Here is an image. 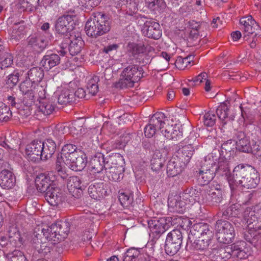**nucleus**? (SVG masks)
<instances>
[{
	"mask_svg": "<svg viewBox=\"0 0 261 261\" xmlns=\"http://www.w3.org/2000/svg\"><path fill=\"white\" fill-rule=\"evenodd\" d=\"M106 175L110 180L119 181L123 177L124 168L106 167Z\"/></svg>",
	"mask_w": 261,
	"mask_h": 261,
	"instance_id": "c9c22d12",
	"label": "nucleus"
},
{
	"mask_svg": "<svg viewBox=\"0 0 261 261\" xmlns=\"http://www.w3.org/2000/svg\"><path fill=\"white\" fill-rule=\"evenodd\" d=\"M232 184L236 182L247 189L255 188L260 181L259 174L256 169L247 164H240L232 172Z\"/></svg>",
	"mask_w": 261,
	"mask_h": 261,
	"instance_id": "f03ea898",
	"label": "nucleus"
},
{
	"mask_svg": "<svg viewBox=\"0 0 261 261\" xmlns=\"http://www.w3.org/2000/svg\"><path fill=\"white\" fill-rule=\"evenodd\" d=\"M215 251L216 252L215 256L217 261H226L231 257L238 259H244L250 255L249 249L246 247V243L243 241L220 247Z\"/></svg>",
	"mask_w": 261,
	"mask_h": 261,
	"instance_id": "20e7f679",
	"label": "nucleus"
},
{
	"mask_svg": "<svg viewBox=\"0 0 261 261\" xmlns=\"http://www.w3.org/2000/svg\"><path fill=\"white\" fill-rule=\"evenodd\" d=\"M112 19L101 12L95 13L86 23L85 30L87 35L96 38L108 33L112 26Z\"/></svg>",
	"mask_w": 261,
	"mask_h": 261,
	"instance_id": "7ed1b4c3",
	"label": "nucleus"
},
{
	"mask_svg": "<svg viewBox=\"0 0 261 261\" xmlns=\"http://www.w3.org/2000/svg\"><path fill=\"white\" fill-rule=\"evenodd\" d=\"M165 161V158L159 151L156 150L153 154L150 161V166L153 171L160 172Z\"/></svg>",
	"mask_w": 261,
	"mask_h": 261,
	"instance_id": "ea45409f",
	"label": "nucleus"
},
{
	"mask_svg": "<svg viewBox=\"0 0 261 261\" xmlns=\"http://www.w3.org/2000/svg\"><path fill=\"white\" fill-rule=\"evenodd\" d=\"M15 178L12 172L3 170L0 173V186L3 189H11L15 184Z\"/></svg>",
	"mask_w": 261,
	"mask_h": 261,
	"instance_id": "bb28decb",
	"label": "nucleus"
},
{
	"mask_svg": "<svg viewBox=\"0 0 261 261\" xmlns=\"http://www.w3.org/2000/svg\"><path fill=\"white\" fill-rule=\"evenodd\" d=\"M55 110V106L53 103L48 100L40 101L38 107V113H41L45 116H48L53 113Z\"/></svg>",
	"mask_w": 261,
	"mask_h": 261,
	"instance_id": "a18cd8bd",
	"label": "nucleus"
},
{
	"mask_svg": "<svg viewBox=\"0 0 261 261\" xmlns=\"http://www.w3.org/2000/svg\"><path fill=\"white\" fill-rule=\"evenodd\" d=\"M95 149L93 151V153L89 162L90 170L93 173H100L103 169L106 170V161L105 155L99 152H95Z\"/></svg>",
	"mask_w": 261,
	"mask_h": 261,
	"instance_id": "dca6fc26",
	"label": "nucleus"
},
{
	"mask_svg": "<svg viewBox=\"0 0 261 261\" xmlns=\"http://www.w3.org/2000/svg\"><path fill=\"white\" fill-rule=\"evenodd\" d=\"M183 240V233L179 229H173L168 233L165 244V250L166 253L172 256L180 250Z\"/></svg>",
	"mask_w": 261,
	"mask_h": 261,
	"instance_id": "6e6552de",
	"label": "nucleus"
},
{
	"mask_svg": "<svg viewBox=\"0 0 261 261\" xmlns=\"http://www.w3.org/2000/svg\"><path fill=\"white\" fill-rule=\"evenodd\" d=\"M39 0H19L21 7L24 10L32 11L39 5Z\"/></svg>",
	"mask_w": 261,
	"mask_h": 261,
	"instance_id": "052dcab7",
	"label": "nucleus"
},
{
	"mask_svg": "<svg viewBox=\"0 0 261 261\" xmlns=\"http://www.w3.org/2000/svg\"><path fill=\"white\" fill-rule=\"evenodd\" d=\"M25 29L24 21L15 22L12 27V31L10 34L11 39L18 40L24 35Z\"/></svg>",
	"mask_w": 261,
	"mask_h": 261,
	"instance_id": "c03bdc74",
	"label": "nucleus"
},
{
	"mask_svg": "<svg viewBox=\"0 0 261 261\" xmlns=\"http://www.w3.org/2000/svg\"><path fill=\"white\" fill-rule=\"evenodd\" d=\"M240 23L242 26V29L243 30L244 40H248L250 35L254 36L255 38L261 36V28L251 16L249 15L241 18Z\"/></svg>",
	"mask_w": 261,
	"mask_h": 261,
	"instance_id": "1a4fd4ad",
	"label": "nucleus"
},
{
	"mask_svg": "<svg viewBox=\"0 0 261 261\" xmlns=\"http://www.w3.org/2000/svg\"><path fill=\"white\" fill-rule=\"evenodd\" d=\"M214 170L210 171H205L202 170L199 171V175L198 180L199 184L201 185H205L210 184V182L212 180L215 175H216L215 172H213Z\"/></svg>",
	"mask_w": 261,
	"mask_h": 261,
	"instance_id": "49530a36",
	"label": "nucleus"
},
{
	"mask_svg": "<svg viewBox=\"0 0 261 261\" xmlns=\"http://www.w3.org/2000/svg\"><path fill=\"white\" fill-rule=\"evenodd\" d=\"M227 103H229L228 99L225 102L221 103L216 110L218 117L220 120L224 121V124H226L227 122V120L225 121V119L227 118L228 111L229 110Z\"/></svg>",
	"mask_w": 261,
	"mask_h": 261,
	"instance_id": "09e8293b",
	"label": "nucleus"
},
{
	"mask_svg": "<svg viewBox=\"0 0 261 261\" xmlns=\"http://www.w3.org/2000/svg\"><path fill=\"white\" fill-rule=\"evenodd\" d=\"M7 257L10 261H28L24 253L18 250L8 253Z\"/></svg>",
	"mask_w": 261,
	"mask_h": 261,
	"instance_id": "680f3d73",
	"label": "nucleus"
},
{
	"mask_svg": "<svg viewBox=\"0 0 261 261\" xmlns=\"http://www.w3.org/2000/svg\"><path fill=\"white\" fill-rule=\"evenodd\" d=\"M106 161V167L124 168V160L120 153H115L107 155Z\"/></svg>",
	"mask_w": 261,
	"mask_h": 261,
	"instance_id": "2f4dec72",
	"label": "nucleus"
},
{
	"mask_svg": "<svg viewBox=\"0 0 261 261\" xmlns=\"http://www.w3.org/2000/svg\"><path fill=\"white\" fill-rule=\"evenodd\" d=\"M86 185L87 183L82 180L79 176H71L68 179L67 187L69 190L76 194L77 197L81 196Z\"/></svg>",
	"mask_w": 261,
	"mask_h": 261,
	"instance_id": "4be33fe9",
	"label": "nucleus"
},
{
	"mask_svg": "<svg viewBox=\"0 0 261 261\" xmlns=\"http://www.w3.org/2000/svg\"><path fill=\"white\" fill-rule=\"evenodd\" d=\"M126 50L129 55L136 57L144 54L146 51V47L143 44L129 42L126 46Z\"/></svg>",
	"mask_w": 261,
	"mask_h": 261,
	"instance_id": "4c0bfd02",
	"label": "nucleus"
},
{
	"mask_svg": "<svg viewBox=\"0 0 261 261\" xmlns=\"http://www.w3.org/2000/svg\"><path fill=\"white\" fill-rule=\"evenodd\" d=\"M201 190L200 188L195 187H189L181 194V196L186 200H189L190 202H195L200 199Z\"/></svg>",
	"mask_w": 261,
	"mask_h": 261,
	"instance_id": "72a5a7b5",
	"label": "nucleus"
},
{
	"mask_svg": "<svg viewBox=\"0 0 261 261\" xmlns=\"http://www.w3.org/2000/svg\"><path fill=\"white\" fill-rule=\"evenodd\" d=\"M145 4L151 13L155 15L160 14L166 8L164 0H145Z\"/></svg>",
	"mask_w": 261,
	"mask_h": 261,
	"instance_id": "c85d7f7f",
	"label": "nucleus"
},
{
	"mask_svg": "<svg viewBox=\"0 0 261 261\" xmlns=\"http://www.w3.org/2000/svg\"><path fill=\"white\" fill-rule=\"evenodd\" d=\"M215 229L218 241L223 244L232 242L235 237L233 224L226 220L219 219L216 221Z\"/></svg>",
	"mask_w": 261,
	"mask_h": 261,
	"instance_id": "0eeeda50",
	"label": "nucleus"
},
{
	"mask_svg": "<svg viewBox=\"0 0 261 261\" xmlns=\"http://www.w3.org/2000/svg\"><path fill=\"white\" fill-rule=\"evenodd\" d=\"M168 205L171 212L179 214H182L187 208L186 202L181 200V196L178 195L169 196Z\"/></svg>",
	"mask_w": 261,
	"mask_h": 261,
	"instance_id": "393cba45",
	"label": "nucleus"
},
{
	"mask_svg": "<svg viewBox=\"0 0 261 261\" xmlns=\"http://www.w3.org/2000/svg\"><path fill=\"white\" fill-rule=\"evenodd\" d=\"M60 57L59 55L55 54L45 55L40 62L41 65H45L48 64V65H58L60 63Z\"/></svg>",
	"mask_w": 261,
	"mask_h": 261,
	"instance_id": "5fc2aeb1",
	"label": "nucleus"
},
{
	"mask_svg": "<svg viewBox=\"0 0 261 261\" xmlns=\"http://www.w3.org/2000/svg\"><path fill=\"white\" fill-rule=\"evenodd\" d=\"M12 117V113L9 106L0 101V122H7Z\"/></svg>",
	"mask_w": 261,
	"mask_h": 261,
	"instance_id": "8fccbe9b",
	"label": "nucleus"
},
{
	"mask_svg": "<svg viewBox=\"0 0 261 261\" xmlns=\"http://www.w3.org/2000/svg\"><path fill=\"white\" fill-rule=\"evenodd\" d=\"M91 144L83 143L81 146V149H79V152L76 154L74 158H71V161L65 163L71 170L75 171L83 170L86 166L87 163V156L93 153L95 150V147Z\"/></svg>",
	"mask_w": 261,
	"mask_h": 261,
	"instance_id": "423d86ee",
	"label": "nucleus"
},
{
	"mask_svg": "<svg viewBox=\"0 0 261 261\" xmlns=\"http://www.w3.org/2000/svg\"><path fill=\"white\" fill-rule=\"evenodd\" d=\"M186 166L175 158L170 160L167 165V174L169 176L174 177L180 174Z\"/></svg>",
	"mask_w": 261,
	"mask_h": 261,
	"instance_id": "cd10ccee",
	"label": "nucleus"
},
{
	"mask_svg": "<svg viewBox=\"0 0 261 261\" xmlns=\"http://www.w3.org/2000/svg\"><path fill=\"white\" fill-rule=\"evenodd\" d=\"M13 64V57L11 54L5 53L0 55L1 65H12Z\"/></svg>",
	"mask_w": 261,
	"mask_h": 261,
	"instance_id": "0e129e2a",
	"label": "nucleus"
},
{
	"mask_svg": "<svg viewBox=\"0 0 261 261\" xmlns=\"http://www.w3.org/2000/svg\"><path fill=\"white\" fill-rule=\"evenodd\" d=\"M37 85L31 80H25L19 85V89L23 95V104L31 107L35 101V88Z\"/></svg>",
	"mask_w": 261,
	"mask_h": 261,
	"instance_id": "f8f14e48",
	"label": "nucleus"
},
{
	"mask_svg": "<svg viewBox=\"0 0 261 261\" xmlns=\"http://www.w3.org/2000/svg\"><path fill=\"white\" fill-rule=\"evenodd\" d=\"M135 1L130 0V2L126 6V13L128 15L134 16L138 12V4Z\"/></svg>",
	"mask_w": 261,
	"mask_h": 261,
	"instance_id": "69168bd1",
	"label": "nucleus"
},
{
	"mask_svg": "<svg viewBox=\"0 0 261 261\" xmlns=\"http://www.w3.org/2000/svg\"><path fill=\"white\" fill-rule=\"evenodd\" d=\"M28 44L38 53L42 52L48 45V39L42 32H38L28 38Z\"/></svg>",
	"mask_w": 261,
	"mask_h": 261,
	"instance_id": "a211bd4d",
	"label": "nucleus"
},
{
	"mask_svg": "<svg viewBox=\"0 0 261 261\" xmlns=\"http://www.w3.org/2000/svg\"><path fill=\"white\" fill-rule=\"evenodd\" d=\"M31 243L36 252L41 256L48 258L51 248L46 243H43L42 239H38L37 241H35L34 236H32Z\"/></svg>",
	"mask_w": 261,
	"mask_h": 261,
	"instance_id": "473e14b6",
	"label": "nucleus"
},
{
	"mask_svg": "<svg viewBox=\"0 0 261 261\" xmlns=\"http://www.w3.org/2000/svg\"><path fill=\"white\" fill-rule=\"evenodd\" d=\"M234 141L232 140H228L222 144L221 152L224 157L230 158L234 152Z\"/></svg>",
	"mask_w": 261,
	"mask_h": 261,
	"instance_id": "de8ad7c7",
	"label": "nucleus"
},
{
	"mask_svg": "<svg viewBox=\"0 0 261 261\" xmlns=\"http://www.w3.org/2000/svg\"><path fill=\"white\" fill-rule=\"evenodd\" d=\"M73 98V94H70L69 90L65 89L58 94V102L61 105H67L72 101Z\"/></svg>",
	"mask_w": 261,
	"mask_h": 261,
	"instance_id": "4d7b16f0",
	"label": "nucleus"
},
{
	"mask_svg": "<svg viewBox=\"0 0 261 261\" xmlns=\"http://www.w3.org/2000/svg\"><path fill=\"white\" fill-rule=\"evenodd\" d=\"M141 248H130L125 252L123 259L124 261H137L140 255Z\"/></svg>",
	"mask_w": 261,
	"mask_h": 261,
	"instance_id": "bf43d9fd",
	"label": "nucleus"
},
{
	"mask_svg": "<svg viewBox=\"0 0 261 261\" xmlns=\"http://www.w3.org/2000/svg\"><path fill=\"white\" fill-rule=\"evenodd\" d=\"M238 211L235 205L224 207L218 213V216L224 219H230L238 215Z\"/></svg>",
	"mask_w": 261,
	"mask_h": 261,
	"instance_id": "79ce46f5",
	"label": "nucleus"
},
{
	"mask_svg": "<svg viewBox=\"0 0 261 261\" xmlns=\"http://www.w3.org/2000/svg\"><path fill=\"white\" fill-rule=\"evenodd\" d=\"M57 178L53 172H50L47 174L41 173L38 175L35 178V185L37 189L41 193L45 192L48 188L54 185L53 183Z\"/></svg>",
	"mask_w": 261,
	"mask_h": 261,
	"instance_id": "f3484780",
	"label": "nucleus"
},
{
	"mask_svg": "<svg viewBox=\"0 0 261 261\" xmlns=\"http://www.w3.org/2000/svg\"><path fill=\"white\" fill-rule=\"evenodd\" d=\"M42 141L34 140L27 145L25 152L29 160L34 162H39L43 160Z\"/></svg>",
	"mask_w": 261,
	"mask_h": 261,
	"instance_id": "2eb2a0df",
	"label": "nucleus"
},
{
	"mask_svg": "<svg viewBox=\"0 0 261 261\" xmlns=\"http://www.w3.org/2000/svg\"><path fill=\"white\" fill-rule=\"evenodd\" d=\"M119 200L121 204L124 207L136 208L137 206L134 202L133 194L132 193L126 192L119 194Z\"/></svg>",
	"mask_w": 261,
	"mask_h": 261,
	"instance_id": "58836bf2",
	"label": "nucleus"
},
{
	"mask_svg": "<svg viewBox=\"0 0 261 261\" xmlns=\"http://www.w3.org/2000/svg\"><path fill=\"white\" fill-rule=\"evenodd\" d=\"M45 200L53 206H57L62 203L64 201V196L61 192L59 188L55 186V185L48 188L45 192H43Z\"/></svg>",
	"mask_w": 261,
	"mask_h": 261,
	"instance_id": "6ab92c4d",
	"label": "nucleus"
},
{
	"mask_svg": "<svg viewBox=\"0 0 261 261\" xmlns=\"http://www.w3.org/2000/svg\"><path fill=\"white\" fill-rule=\"evenodd\" d=\"M57 227V241L60 242L65 238L68 235L69 232V223L66 221H60L56 223Z\"/></svg>",
	"mask_w": 261,
	"mask_h": 261,
	"instance_id": "a19ab883",
	"label": "nucleus"
},
{
	"mask_svg": "<svg viewBox=\"0 0 261 261\" xmlns=\"http://www.w3.org/2000/svg\"><path fill=\"white\" fill-rule=\"evenodd\" d=\"M65 41L67 42V44H69L68 50L72 56L78 54L84 45V41L79 33L75 35L72 33L70 34L69 39H66Z\"/></svg>",
	"mask_w": 261,
	"mask_h": 261,
	"instance_id": "412c9836",
	"label": "nucleus"
},
{
	"mask_svg": "<svg viewBox=\"0 0 261 261\" xmlns=\"http://www.w3.org/2000/svg\"><path fill=\"white\" fill-rule=\"evenodd\" d=\"M43 160H46L50 158L55 153L57 145L55 144V140L51 139H46L42 141Z\"/></svg>",
	"mask_w": 261,
	"mask_h": 261,
	"instance_id": "7c9ffc66",
	"label": "nucleus"
},
{
	"mask_svg": "<svg viewBox=\"0 0 261 261\" xmlns=\"http://www.w3.org/2000/svg\"><path fill=\"white\" fill-rule=\"evenodd\" d=\"M143 33L148 38L158 40L162 36V30L159 23L153 20L146 21L143 25Z\"/></svg>",
	"mask_w": 261,
	"mask_h": 261,
	"instance_id": "aec40b11",
	"label": "nucleus"
},
{
	"mask_svg": "<svg viewBox=\"0 0 261 261\" xmlns=\"http://www.w3.org/2000/svg\"><path fill=\"white\" fill-rule=\"evenodd\" d=\"M223 192L221 186L213 181L205 190L204 199L205 202L211 205L220 203L223 200Z\"/></svg>",
	"mask_w": 261,
	"mask_h": 261,
	"instance_id": "9d476101",
	"label": "nucleus"
},
{
	"mask_svg": "<svg viewBox=\"0 0 261 261\" xmlns=\"http://www.w3.org/2000/svg\"><path fill=\"white\" fill-rule=\"evenodd\" d=\"M75 15L69 14L59 17L55 24L56 32L59 34L65 35L72 31L75 25Z\"/></svg>",
	"mask_w": 261,
	"mask_h": 261,
	"instance_id": "ddd939ff",
	"label": "nucleus"
},
{
	"mask_svg": "<svg viewBox=\"0 0 261 261\" xmlns=\"http://www.w3.org/2000/svg\"><path fill=\"white\" fill-rule=\"evenodd\" d=\"M251 153L256 158L261 156V142L259 140L253 141L252 140V144L251 145Z\"/></svg>",
	"mask_w": 261,
	"mask_h": 261,
	"instance_id": "774afa93",
	"label": "nucleus"
},
{
	"mask_svg": "<svg viewBox=\"0 0 261 261\" xmlns=\"http://www.w3.org/2000/svg\"><path fill=\"white\" fill-rule=\"evenodd\" d=\"M7 100L8 104L16 108H18L22 103H23V99L19 98L16 94L8 96Z\"/></svg>",
	"mask_w": 261,
	"mask_h": 261,
	"instance_id": "e2e57ef3",
	"label": "nucleus"
},
{
	"mask_svg": "<svg viewBox=\"0 0 261 261\" xmlns=\"http://www.w3.org/2000/svg\"><path fill=\"white\" fill-rule=\"evenodd\" d=\"M175 149L176 151L177 159L185 166L190 162L194 152V147L191 144H188L180 147L176 146Z\"/></svg>",
	"mask_w": 261,
	"mask_h": 261,
	"instance_id": "5701e85b",
	"label": "nucleus"
},
{
	"mask_svg": "<svg viewBox=\"0 0 261 261\" xmlns=\"http://www.w3.org/2000/svg\"><path fill=\"white\" fill-rule=\"evenodd\" d=\"M79 152L77 147L71 144L65 145L61 150L60 155L64 159V163L67 161H71V158H74V156Z\"/></svg>",
	"mask_w": 261,
	"mask_h": 261,
	"instance_id": "e433bc0d",
	"label": "nucleus"
},
{
	"mask_svg": "<svg viewBox=\"0 0 261 261\" xmlns=\"http://www.w3.org/2000/svg\"><path fill=\"white\" fill-rule=\"evenodd\" d=\"M106 188L103 182L92 183L88 187V192L92 198L99 200L107 195Z\"/></svg>",
	"mask_w": 261,
	"mask_h": 261,
	"instance_id": "b1692460",
	"label": "nucleus"
},
{
	"mask_svg": "<svg viewBox=\"0 0 261 261\" xmlns=\"http://www.w3.org/2000/svg\"><path fill=\"white\" fill-rule=\"evenodd\" d=\"M34 237V240L37 241L38 239H43V237L45 240L48 241H53L55 242L57 241V227L56 223L51 224L50 226L38 225L35 227L32 234Z\"/></svg>",
	"mask_w": 261,
	"mask_h": 261,
	"instance_id": "9b49d317",
	"label": "nucleus"
},
{
	"mask_svg": "<svg viewBox=\"0 0 261 261\" xmlns=\"http://www.w3.org/2000/svg\"><path fill=\"white\" fill-rule=\"evenodd\" d=\"M136 82H137L129 77H126L121 75L119 81L115 84V87L120 89L132 88Z\"/></svg>",
	"mask_w": 261,
	"mask_h": 261,
	"instance_id": "603ef678",
	"label": "nucleus"
},
{
	"mask_svg": "<svg viewBox=\"0 0 261 261\" xmlns=\"http://www.w3.org/2000/svg\"><path fill=\"white\" fill-rule=\"evenodd\" d=\"M64 128L61 126L56 127L53 130L51 136L48 138H53V140H55V144L57 146H59L65 140Z\"/></svg>",
	"mask_w": 261,
	"mask_h": 261,
	"instance_id": "3c124183",
	"label": "nucleus"
},
{
	"mask_svg": "<svg viewBox=\"0 0 261 261\" xmlns=\"http://www.w3.org/2000/svg\"><path fill=\"white\" fill-rule=\"evenodd\" d=\"M171 217L153 218L147 220L148 227L150 229V241L149 243L153 246L156 241L172 225Z\"/></svg>",
	"mask_w": 261,
	"mask_h": 261,
	"instance_id": "39448f33",
	"label": "nucleus"
},
{
	"mask_svg": "<svg viewBox=\"0 0 261 261\" xmlns=\"http://www.w3.org/2000/svg\"><path fill=\"white\" fill-rule=\"evenodd\" d=\"M217 163L215 162L213 159H211V156H207L205 158L204 160L202 163L201 170L205 171H210L214 170L213 172H216Z\"/></svg>",
	"mask_w": 261,
	"mask_h": 261,
	"instance_id": "864d4df0",
	"label": "nucleus"
},
{
	"mask_svg": "<svg viewBox=\"0 0 261 261\" xmlns=\"http://www.w3.org/2000/svg\"><path fill=\"white\" fill-rule=\"evenodd\" d=\"M245 240L256 248L261 247V227L252 228L244 232Z\"/></svg>",
	"mask_w": 261,
	"mask_h": 261,
	"instance_id": "a878e982",
	"label": "nucleus"
},
{
	"mask_svg": "<svg viewBox=\"0 0 261 261\" xmlns=\"http://www.w3.org/2000/svg\"><path fill=\"white\" fill-rule=\"evenodd\" d=\"M100 81V76L95 75L92 77L87 84V89L89 93L95 95L98 92L97 83Z\"/></svg>",
	"mask_w": 261,
	"mask_h": 261,
	"instance_id": "6e6d98bb",
	"label": "nucleus"
},
{
	"mask_svg": "<svg viewBox=\"0 0 261 261\" xmlns=\"http://www.w3.org/2000/svg\"><path fill=\"white\" fill-rule=\"evenodd\" d=\"M204 124L207 126H213L216 123V116L214 114L207 112L203 116Z\"/></svg>",
	"mask_w": 261,
	"mask_h": 261,
	"instance_id": "338daca9",
	"label": "nucleus"
},
{
	"mask_svg": "<svg viewBox=\"0 0 261 261\" xmlns=\"http://www.w3.org/2000/svg\"><path fill=\"white\" fill-rule=\"evenodd\" d=\"M142 66H126L121 73V76L130 77L138 82L143 77Z\"/></svg>",
	"mask_w": 261,
	"mask_h": 261,
	"instance_id": "c756f323",
	"label": "nucleus"
},
{
	"mask_svg": "<svg viewBox=\"0 0 261 261\" xmlns=\"http://www.w3.org/2000/svg\"><path fill=\"white\" fill-rule=\"evenodd\" d=\"M164 114L161 112L154 114L150 119L149 123L144 128V134L147 138L153 136L158 129L163 128L165 122L163 120Z\"/></svg>",
	"mask_w": 261,
	"mask_h": 261,
	"instance_id": "4468645a",
	"label": "nucleus"
},
{
	"mask_svg": "<svg viewBox=\"0 0 261 261\" xmlns=\"http://www.w3.org/2000/svg\"><path fill=\"white\" fill-rule=\"evenodd\" d=\"M180 226L184 230L190 228L187 247L193 251H205L211 243L214 234L213 228L207 223H198L192 227L191 220L188 218L181 219Z\"/></svg>",
	"mask_w": 261,
	"mask_h": 261,
	"instance_id": "f257e3e1",
	"label": "nucleus"
},
{
	"mask_svg": "<svg viewBox=\"0 0 261 261\" xmlns=\"http://www.w3.org/2000/svg\"><path fill=\"white\" fill-rule=\"evenodd\" d=\"M28 75L30 80L35 83L41 81L44 76V71L40 66H34L28 71Z\"/></svg>",
	"mask_w": 261,
	"mask_h": 261,
	"instance_id": "37998d69",
	"label": "nucleus"
},
{
	"mask_svg": "<svg viewBox=\"0 0 261 261\" xmlns=\"http://www.w3.org/2000/svg\"><path fill=\"white\" fill-rule=\"evenodd\" d=\"M216 174L226 177L230 186L232 185V173L230 172L229 164L227 161L219 162L217 164Z\"/></svg>",
	"mask_w": 261,
	"mask_h": 261,
	"instance_id": "f704fd0d",
	"label": "nucleus"
},
{
	"mask_svg": "<svg viewBox=\"0 0 261 261\" xmlns=\"http://www.w3.org/2000/svg\"><path fill=\"white\" fill-rule=\"evenodd\" d=\"M235 144L236 149L240 152L249 153L251 151L250 142L248 138L242 141H236Z\"/></svg>",
	"mask_w": 261,
	"mask_h": 261,
	"instance_id": "13d9d810",
	"label": "nucleus"
}]
</instances>
